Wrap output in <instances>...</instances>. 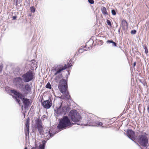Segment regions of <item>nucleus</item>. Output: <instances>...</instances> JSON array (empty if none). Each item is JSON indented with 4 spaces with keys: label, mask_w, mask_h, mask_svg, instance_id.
<instances>
[{
    "label": "nucleus",
    "mask_w": 149,
    "mask_h": 149,
    "mask_svg": "<svg viewBox=\"0 0 149 149\" xmlns=\"http://www.w3.org/2000/svg\"><path fill=\"white\" fill-rule=\"evenodd\" d=\"M55 134H56L55 133H52L50 132H49V134H50L51 137H52Z\"/></svg>",
    "instance_id": "nucleus-31"
},
{
    "label": "nucleus",
    "mask_w": 149,
    "mask_h": 149,
    "mask_svg": "<svg viewBox=\"0 0 149 149\" xmlns=\"http://www.w3.org/2000/svg\"><path fill=\"white\" fill-rule=\"evenodd\" d=\"M11 93L14 94L15 95V98L16 99V100L17 102L19 104H20V100L19 98L21 99L22 100H24V96L23 94L19 92H17L16 91L14 90H11Z\"/></svg>",
    "instance_id": "nucleus-5"
},
{
    "label": "nucleus",
    "mask_w": 149,
    "mask_h": 149,
    "mask_svg": "<svg viewBox=\"0 0 149 149\" xmlns=\"http://www.w3.org/2000/svg\"><path fill=\"white\" fill-rule=\"evenodd\" d=\"M121 26L123 29L125 30L128 28V24L125 20L124 19L122 20Z\"/></svg>",
    "instance_id": "nucleus-14"
},
{
    "label": "nucleus",
    "mask_w": 149,
    "mask_h": 149,
    "mask_svg": "<svg viewBox=\"0 0 149 149\" xmlns=\"http://www.w3.org/2000/svg\"><path fill=\"white\" fill-rule=\"evenodd\" d=\"M24 81L28 82L31 80L33 79V73L31 71H29L26 73L24 74L22 76Z\"/></svg>",
    "instance_id": "nucleus-4"
},
{
    "label": "nucleus",
    "mask_w": 149,
    "mask_h": 149,
    "mask_svg": "<svg viewBox=\"0 0 149 149\" xmlns=\"http://www.w3.org/2000/svg\"><path fill=\"white\" fill-rule=\"evenodd\" d=\"M62 101L61 100L59 102V106L57 107V110L56 111V112L58 115L62 114L63 113V110L61 109L62 104Z\"/></svg>",
    "instance_id": "nucleus-9"
},
{
    "label": "nucleus",
    "mask_w": 149,
    "mask_h": 149,
    "mask_svg": "<svg viewBox=\"0 0 149 149\" xmlns=\"http://www.w3.org/2000/svg\"><path fill=\"white\" fill-rule=\"evenodd\" d=\"M143 47L145 49V53L146 54H147L148 53V50L146 46H144Z\"/></svg>",
    "instance_id": "nucleus-27"
},
{
    "label": "nucleus",
    "mask_w": 149,
    "mask_h": 149,
    "mask_svg": "<svg viewBox=\"0 0 149 149\" xmlns=\"http://www.w3.org/2000/svg\"><path fill=\"white\" fill-rule=\"evenodd\" d=\"M31 88L30 86L28 84H26L24 87L22 89V91L24 94H27L31 91Z\"/></svg>",
    "instance_id": "nucleus-10"
},
{
    "label": "nucleus",
    "mask_w": 149,
    "mask_h": 149,
    "mask_svg": "<svg viewBox=\"0 0 149 149\" xmlns=\"http://www.w3.org/2000/svg\"><path fill=\"white\" fill-rule=\"evenodd\" d=\"M69 66H67L66 64H65L63 67H62L58 69L57 70V73H59L61 72L66 69Z\"/></svg>",
    "instance_id": "nucleus-17"
},
{
    "label": "nucleus",
    "mask_w": 149,
    "mask_h": 149,
    "mask_svg": "<svg viewBox=\"0 0 149 149\" xmlns=\"http://www.w3.org/2000/svg\"><path fill=\"white\" fill-rule=\"evenodd\" d=\"M23 102L24 105V106L25 108L28 107L30 103L29 99L27 98L24 99V100H23Z\"/></svg>",
    "instance_id": "nucleus-15"
},
{
    "label": "nucleus",
    "mask_w": 149,
    "mask_h": 149,
    "mask_svg": "<svg viewBox=\"0 0 149 149\" xmlns=\"http://www.w3.org/2000/svg\"><path fill=\"white\" fill-rule=\"evenodd\" d=\"M62 110H63V113L65 111V110H66V107L65 106L62 107H61Z\"/></svg>",
    "instance_id": "nucleus-25"
},
{
    "label": "nucleus",
    "mask_w": 149,
    "mask_h": 149,
    "mask_svg": "<svg viewBox=\"0 0 149 149\" xmlns=\"http://www.w3.org/2000/svg\"><path fill=\"white\" fill-rule=\"evenodd\" d=\"M88 2L91 4L94 3V1L93 0H88Z\"/></svg>",
    "instance_id": "nucleus-29"
},
{
    "label": "nucleus",
    "mask_w": 149,
    "mask_h": 149,
    "mask_svg": "<svg viewBox=\"0 0 149 149\" xmlns=\"http://www.w3.org/2000/svg\"><path fill=\"white\" fill-rule=\"evenodd\" d=\"M57 73H57V71H56V72L54 73V75H56Z\"/></svg>",
    "instance_id": "nucleus-36"
},
{
    "label": "nucleus",
    "mask_w": 149,
    "mask_h": 149,
    "mask_svg": "<svg viewBox=\"0 0 149 149\" xmlns=\"http://www.w3.org/2000/svg\"><path fill=\"white\" fill-rule=\"evenodd\" d=\"M111 13L112 15H115L116 14V11L113 10H111Z\"/></svg>",
    "instance_id": "nucleus-28"
},
{
    "label": "nucleus",
    "mask_w": 149,
    "mask_h": 149,
    "mask_svg": "<svg viewBox=\"0 0 149 149\" xmlns=\"http://www.w3.org/2000/svg\"><path fill=\"white\" fill-rule=\"evenodd\" d=\"M13 83L17 86L22 87L24 86L23 82L22 79L19 77H16L14 79Z\"/></svg>",
    "instance_id": "nucleus-7"
},
{
    "label": "nucleus",
    "mask_w": 149,
    "mask_h": 149,
    "mask_svg": "<svg viewBox=\"0 0 149 149\" xmlns=\"http://www.w3.org/2000/svg\"><path fill=\"white\" fill-rule=\"evenodd\" d=\"M32 149H36V147L35 148V147H33L32 148Z\"/></svg>",
    "instance_id": "nucleus-37"
},
{
    "label": "nucleus",
    "mask_w": 149,
    "mask_h": 149,
    "mask_svg": "<svg viewBox=\"0 0 149 149\" xmlns=\"http://www.w3.org/2000/svg\"><path fill=\"white\" fill-rule=\"evenodd\" d=\"M95 124L99 125L102 126L103 123L102 122L97 121L96 122Z\"/></svg>",
    "instance_id": "nucleus-24"
},
{
    "label": "nucleus",
    "mask_w": 149,
    "mask_h": 149,
    "mask_svg": "<svg viewBox=\"0 0 149 149\" xmlns=\"http://www.w3.org/2000/svg\"><path fill=\"white\" fill-rule=\"evenodd\" d=\"M48 118V117L47 116L45 115H44L42 117L41 119L43 120H44L45 119H47Z\"/></svg>",
    "instance_id": "nucleus-23"
},
{
    "label": "nucleus",
    "mask_w": 149,
    "mask_h": 149,
    "mask_svg": "<svg viewBox=\"0 0 149 149\" xmlns=\"http://www.w3.org/2000/svg\"><path fill=\"white\" fill-rule=\"evenodd\" d=\"M136 65V63L135 62H134V66H135Z\"/></svg>",
    "instance_id": "nucleus-38"
},
{
    "label": "nucleus",
    "mask_w": 149,
    "mask_h": 149,
    "mask_svg": "<svg viewBox=\"0 0 149 149\" xmlns=\"http://www.w3.org/2000/svg\"><path fill=\"white\" fill-rule=\"evenodd\" d=\"M136 31L135 30H133L131 31V33L132 34H136Z\"/></svg>",
    "instance_id": "nucleus-26"
},
{
    "label": "nucleus",
    "mask_w": 149,
    "mask_h": 149,
    "mask_svg": "<svg viewBox=\"0 0 149 149\" xmlns=\"http://www.w3.org/2000/svg\"><path fill=\"white\" fill-rule=\"evenodd\" d=\"M24 149H27V147H25Z\"/></svg>",
    "instance_id": "nucleus-39"
},
{
    "label": "nucleus",
    "mask_w": 149,
    "mask_h": 149,
    "mask_svg": "<svg viewBox=\"0 0 149 149\" xmlns=\"http://www.w3.org/2000/svg\"><path fill=\"white\" fill-rule=\"evenodd\" d=\"M71 120L75 123L77 125H80V122L79 121L81 117L79 113L77 112L76 110H72L69 113Z\"/></svg>",
    "instance_id": "nucleus-2"
},
{
    "label": "nucleus",
    "mask_w": 149,
    "mask_h": 149,
    "mask_svg": "<svg viewBox=\"0 0 149 149\" xmlns=\"http://www.w3.org/2000/svg\"><path fill=\"white\" fill-rule=\"evenodd\" d=\"M3 67V65H0V73H1V72L2 70Z\"/></svg>",
    "instance_id": "nucleus-33"
},
{
    "label": "nucleus",
    "mask_w": 149,
    "mask_h": 149,
    "mask_svg": "<svg viewBox=\"0 0 149 149\" xmlns=\"http://www.w3.org/2000/svg\"><path fill=\"white\" fill-rule=\"evenodd\" d=\"M67 80H65V79H62L60 81L59 84L58 86H61L67 85Z\"/></svg>",
    "instance_id": "nucleus-16"
},
{
    "label": "nucleus",
    "mask_w": 149,
    "mask_h": 149,
    "mask_svg": "<svg viewBox=\"0 0 149 149\" xmlns=\"http://www.w3.org/2000/svg\"><path fill=\"white\" fill-rule=\"evenodd\" d=\"M127 134L128 137L130 139L133 140L132 139L133 138L135 135V133L134 131L131 130H129L127 131Z\"/></svg>",
    "instance_id": "nucleus-12"
},
{
    "label": "nucleus",
    "mask_w": 149,
    "mask_h": 149,
    "mask_svg": "<svg viewBox=\"0 0 149 149\" xmlns=\"http://www.w3.org/2000/svg\"><path fill=\"white\" fill-rule=\"evenodd\" d=\"M29 120L30 119L29 118H27L26 120V121L25 123L26 129H25V133L26 134L28 133V134H29Z\"/></svg>",
    "instance_id": "nucleus-11"
},
{
    "label": "nucleus",
    "mask_w": 149,
    "mask_h": 149,
    "mask_svg": "<svg viewBox=\"0 0 149 149\" xmlns=\"http://www.w3.org/2000/svg\"><path fill=\"white\" fill-rule=\"evenodd\" d=\"M30 10L31 12L34 13L35 10V9L34 7H30Z\"/></svg>",
    "instance_id": "nucleus-22"
},
{
    "label": "nucleus",
    "mask_w": 149,
    "mask_h": 149,
    "mask_svg": "<svg viewBox=\"0 0 149 149\" xmlns=\"http://www.w3.org/2000/svg\"><path fill=\"white\" fill-rule=\"evenodd\" d=\"M27 133H26V134H26V135H27V134H26Z\"/></svg>",
    "instance_id": "nucleus-40"
},
{
    "label": "nucleus",
    "mask_w": 149,
    "mask_h": 149,
    "mask_svg": "<svg viewBox=\"0 0 149 149\" xmlns=\"http://www.w3.org/2000/svg\"><path fill=\"white\" fill-rule=\"evenodd\" d=\"M70 124V121L68 117L65 116L60 121L57 128L59 130H62L69 126Z\"/></svg>",
    "instance_id": "nucleus-1"
},
{
    "label": "nucleus",
    "mask_w": 149,
    "mask_h": 149,
    "mask_svg": "<svg viewBox=\"0 0 149 149\" xmlns=\"http://www.w3.org/2000/svg\"><path fill=\"white\" fill-rule=\"evenodd\" d=\"M36 124L37 125L38 130L40 134H41V133L43 130L42 123L41 120H40L39 118H38L37 120Z\"/></svg>",
    "instance_id": "nucleus-8"
},
{
    "label": "nucleus",
    "mask_w": 149,
    "mask_h": 149,
    "mask_svg": "<svg viewBox=\"0 0 149 149\" xmlns=\"http://www.w3.org/2000/svg\"><path fill=\"white\" fill-rule=\"evenodd\" d=\"M113 42L112 40H108L107 41V42L108 43H112Z\"/></svg>",
    "instance_id": "nucleus-32"
},
{
    "label": "nucleus",
    "mask_w": 149,
    "mask_h": 149,
    "mask_svg": "<svg viewBox=\"0 0 149 149\" xmlns=\"http://www.w3.org/2000/svg\"><path fill=\"white\" fill-rule=\"evenodd\" d=\"M16 17H17L15 16H13V19H15L16 18Z\"/></svg>",
    "instance_id": "nucleus-35"
},
{
    "label": "nucleus",
    "mask_w": 149,
    "mask_h": 149,
    "mask_svg": "<svg viewBox=\"0 0 149 149\" xmlns=\"http://www.w3.org/2000/svg\"><path fill=\"white\" fill-rule=\"evenodd\" d=\"M42 104L44 108L49 109L52 106V100H51L50 98H49L48 100H45L42 102Z\"/></svg>",
    "instance_id": "nucleus-6"
},
{
    "label": "nucleus",
    "mask_w": 149,
    "mask_h": 149,
    "mask_svg": "<svg viewBox=\"0 0 149 149\" xmlns=\"http://www.w3.org/2000/svg\"><path fill=\"white\" fill-rule=\"evenodd\" d=\"M101 10L102 13L104 15L107 14L106 8L104 7H102L101 8Z\"/></svg>",
    "instance_id": "nucleus-18"
},
{
    "label": "nucleus",
    "mask_w": 149,
    "mask_h": 149,
    "mask_svg": "<svg viewBox=\"0 0 149 149\" xmlns=\"http://www.w3.org/2000/svg\"><path fill=\"white\" fill-rule=\"evenodd\" d=\"M63 77L62 74H59L57 77L55 78V81L56 82H58V80L61 79Z\"/></svg>",
    "instance_id": "nucleus-19"
},
{
    "label": "nucleus",
    "mask_w": 149,
    "mask_h": 149,
    "mask_svg": "<svg viewBox=\"0 0 149 149\" xmlns=\"http://www.w3.org/2000/svg\"><path fill=\"white\" fill-rule=\"evenodd\" d=\"M138 141L139 143L143 147H146L147 146L148 142L147 137L146 135L143 134L139 135Z\"/></svg>",
    "instance_id": "nucleus-3"
},
{
    "label": "nucleus",
    "mask_w": 149,
    "mask_h": 149,
    "mask_svg": "<svg viewBox=\"0 0 149 149\" xmlns=\"http://www.w3.org/2000/svg\"><path fill=\"white\" fill-rule=\"evenodd\" d=\"M46 87L47 88H48L49 89L51 88V86L49 83L48 82L47 83L46 86Z\"/></svg>",
    "instance_id": "nucleus-21"
},
{
    "label": "nucleus",
    "mask_w": 149,
    "mask_h": 149,
    "mask_svg": "<svg viewBox=\"0 0 149 149\" xmlns=\"http://www.w3.org/2000/svg\"><path fill=\"white\" fill-rule=\"evenodd\" d=\"M44 142H45L44 141H43L42 144L39 145V147L40 149H44L45 145Z\"/></svg>",
    "instance_id": "nucleus-20"
},
{
    "label": "nucleus",
    "mask_w": 149,
    "mask_h": 149,
    "mask_svg": "<svg viewBox=\"0 0 149 149\" xmlns=\"http://www.w3.org/2000/svg\"><path fill=\"white\" fill-rule=\"evenodd\" d=\"M107 24L109 25V26L111 25V22L110 21H109V20H107Z\"/></svg>",
    "instance_id": "nucleus-30"
},
{
    "label": "nucleus",
    "mask_w": 149,
    "mask_h": 149,
    "mask_svg": "<svg viewBox=\"0 0 149 149\" xmlns=\"http://www.w3.org/2000/svg\"><path fill=\"white\" fill-rule=\"evenodd\" d=\"M112 45L113 46H114L115 47H116L117 46V44L115 42H113L112 43Z\"/></svg>",
    "instance_id": "nucleus-34"
},
{
    "label": "nucleus",
    "mask_w": 149,
    "mask_h": 149,
    "mask_svg": "<svg viewBox=\"0 0 149 149\" xmlns=\"http://www.w3.org/2000/svg\"><path fill=\"white\" fill-rule=\"evenodd\" d=\"M59 89L60 91L63 93L64 94L66 91L67 88V85L58 86Z\"/></svg>",
    "instance_id": "nucleus-13"
}]
</instances>
